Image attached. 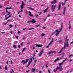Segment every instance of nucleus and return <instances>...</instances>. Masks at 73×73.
<instances>
[{"mask_svg":"<svg viewBox=\"0 0 73 73\" xmlns=\"http://www.w3.org/2000/svg\"><path fill=\"white\" fill-rule=\"evenodd\" d=\"M72 61V60H70V62H71V61Z\"/></svg>","mask_w":73,"mask_h":73,"instance_id":"nucleus-63","label":"nucleus"},{"mask_svg":"<svg viewBox=\"0 0 73 73\" xmlns=\"http://www.w3.org/2000/svg\"><path fill=\"white\" fill-rule=\"evenodd\" d=\"M42 13L41 12H40V13H39V15H41V14H42Z\"/></svg>","mask_w":73,"mask_h":73,"instance_id":"nucleus-59","label":"nucleus"},{"mask_svg":"<svg viewBox=\"0 0 73 73\" xmlns=\"http://www.w3.org/2000/svg\"><path fill=\"white\" fill-rule=\"evenodd\" d=\"M27 8H29V9H31V10H34V9L32 8V7H27Z\"/></svg>","mask_w":73,"mask_h":73,"instance_id":"nucleus-23","label":"nucleus"},{"mask_svg":"<svg viewBox=\"0 0 73 73\" xmlns=\"http://www.w3.org/2000/svg\"><path fill=\"white\" fill-rule=\"evenodd\" d=\"M61 41H62V40H60L58 41V42H60H60H61Z\"/></svg>","mask_w":73,"mask_h":73,"instance_id":"nucleus-47","label":"nucleus"},{"mask_svg":"<svg viewBox=\"0 0 73 73\" xmlns=\"http://www.w3.org/2000/svg\"><path fill=\"white\" fill-rule=\"evenodd\" d=\"M31 23V21H30L27 22V23Z\"/></svg>","mask_w":73,"mask_h":73,"instance_id":"nucleus-42","label":"nucleus"},{"mask_svg":"<svg viewBox=\"0 0 73 73\" xmlns=\"http://www.w3.org/2000/svg\"><path fill=\"white\" fill-rule=\"evenodd\" d=\"M26 37L25 36L23 38V40H25V39Z\"/></svg>","mask_w":73,"mask_h":73,"instance_id":"nucleus-49","label":"nucleus"},{"mask_svg":"<svg viewBox=\"0 0 73 73\" xmlns=\"http://www.w3.org/2000/svg\"><path fill=\"white\" fill-rule=\"evenodd\" d=\"M35 52H34V54H33V57L30 60H32V59L33 60H35V59L34 58V57H35Z\"/></svg>","mask_w":73,"mask_h":73,"instance_id":"nucleus-12","label":"nucleus"},{"mask_svg":"<svg viewBox=\"0 0 73 73\" xmlns=\"http://www.w3.org/2000/svg\"><path fill=\"white\" fill-rule=\"evenodd\" d=\"M8 13L7 14V15H10V14H11V13L10 12H8Z\"/></svg>","mask_w":73,"mask_h":73,"instance_id":"nucleus-33","label":"nucleus"},{"mask_svg":"<svg viewBox=\"0 0 73 73\" xmlns=\"http://www.w3.org/2000/svg\"><path fill=\"white\" fill-rule=\"evenodd\" d=\"M32 59L31 60H29V61L28 63V65L27 66V68H28V66H29V65H30V64H31V63L32 62Z\"/></svg>","mask_w":73,"mask_h":73,"instance_id":"nucleus-9","label":"nucleus"},{"mask_svg":"<svg viewBox=\"0 0 73 73\" xmlns=\"http://www.w3.org/2000/svg\"><path fill=\"white\" fill-rule=\"evenodd\" d=\"M28 13H29V16H31L32 17H33V15H32V14H31V11H29L28 12Z\"/></svg>","mask_w":73,"mask_h":73,"instance_id":"nucleus-15","label":"nucleus"},{"mask_svg":"<svg viewBox=\"0 0 73 73\" xmlns=\"http://www.w3.org/2000/svg\"><path fill=\"white\" fill-rule=\"evenodd\" d=\"M72 56H73V55H72V54L69 55V58H70V57H72Z\"/></svg>","mask_w":73,"mask_h":73,"instance_id":"nucleus-31","label":"nucleus"},{"mask_svg":"<svg viewBox=\"0 0 73 73\" xmlns=\"http://www.w3.org/2000/svg\"><path fill=\"white\" fill-rule=\"evenodd\" d=\"M48 71L49 73H51L50 72V70H48Z\"/></svg>","mask_w":73,"mask_h":73,"instance_id":"nucleus-54","label":"nucleus"},{"mask_svg":"<svg viewBox=\"0 0 73 73\" xmlns=\"http://www.w3.org/2000/svg\"><path fill=\"white\" fill-rule=\"evenodd\" d=\"M32 29H35V28H32L31 29H29V30H32Z\"/></svg>","mask_w":73,"mask_h":73,"instance_id":"nucleus-35","label":"nucleus"},{"mask_svg":"<svg viewBox=\"0 0 73 73\" xmlns=\"http://www.w3.org/2000/svg\"><path fill=\"white\" fill-rule=\"evenodd\" d=\"M28 61H29V59H26V62H25L26 63H27V62H28Z\"/></svg>","mask_w":73,"mask_h":73,"instance_id":"nucleus-27","label":"nucleus"},{"mask_svg":"<svg viewBox=\"0 0 73 73\" xmlns=\"http://www.w3.org/2000/svg\"><path fill=\"white\" fill-rule=\"evenodd\" d=\"M9 27H10V28H11L12 27V25H9Z\"/></svg>","mask_w":73,"mask_h":73,"instance_id":"nucleus-38","label":"nucleus"},{"mask_svg":"<svg viewBox=\"0 0 73 73\" xmlns=\"http://www.w3.org/2000/svg\"><path fill=\"white\" fill-rule=\"evenodd\" d=\"M21 9H23L24 8V5H21Z\"/></svg>","mask_w":73,"mask_h":73,"instance_id":"nucleus-20","label":"nucleus"},{"mask_svg":"<svg viewBox=\"0 0 73 73\" xmlns=\"http://www.w3.org/2000/svg\"><path fill=\"white\" fill-rule=\"evenodd\" d=\"M25 49H26V48H24L23 49V50L22 51V53H23L24 52V50H25Z\"/></svg>","mask_w":73,"mask_h":73,"instance_id":"nucleus-24","label":"nucleus"},{"mask_svg":"<svg viewBox=\"0 0 73 73\" xmlns=\"http://www.w3.org/2000/svg\"><path fill=\"white\" fill-rule=\"evenodd\" d=\"M37 60H35V64H36V62L37 61Z\"/></svg>","mask_w":73,"mask_h":73,"instance_id":"nucleus-61","label":"nucleus"},{"mask_svg":"<svg viewBox=\"0 0 73 73\" xmlns=\"http://www.w3.org/2000/svg\"><path fill=\"white\" fill-rule=\"evenodd\" d=\"M65 3L66 2H64V3L62 2V5L63 6V5H65Z\"/></svg>","mask_w":73,"mask_h":73,"instance_id":"nucleus-28","label":"nucleus"},{"mask_svg":"<svg viewBox=\"0 0 73 73\" xmlns=\"http://www.w3.org/2000/svg\"><path fill=\"white\" fill-rule=\"evenodd\" d=\"M7 23H4V25H7Z\"/></svg>","mask_w":73,"mask_h":73,"instance_id":"nucleus-60","label":"nucleus"},{"mask_svg":"<svg viewBox=\"0 0 73 73\" xmlns=\"http://www.w3.org/2000/svg\"><path fill=\"white\" fill-rule=\"evenodd\" d=\"M63 57H64V56H62L61 57H60V60H61V59H62Z\"/></svg>","mask_w":73,"mask_h":73,"instance_id":"nucleus-30","label":"nucleus"},{"mask_svg":"<svg viewBox=\"0 0 73 73\" xmlns=\"http://www.w3.org/2000/svg\"><path fill=\"white\" fill-rule=\"evenodd\" d=\"M54 33H54V32L52 33L51 35V36H52L53 35H54Z\"/></svg>","mask_w":73,"mask_h":73,"instance_id":"nucleus-34","label":"nucleus"},{"mask_svg":"<svg viewBox=\"0 0 73 73\" xmlns=\"http://www.w3.org/2000/svg\"><path fill=\"white\" fill-rule=\"evenodd\" d=\"M11 70H12V72H13V73H15V72L13 71V69L12 68L11 69Z\"/></svg>","mask_w":73,"mask_h":73,"instance_id":"nucleus-46","label":"nucleus"},{"mask_svg":"<svg viewBox=\"0 0 73 73\" xmlns=\"http://www.w3.org/2000/svg\"><path fill=\"white\" fill-rule=\"evenodd\" d=\"M24 2L23 1H22V5H24Z\"/></svg>","mask_w":73,"mask_h":73,"instance_id":"nucleus-43","label":"nucleus"},{"mask_svg":"<svg viewBox=\"0 0 73 73\" xmlns=\"http://www.w3.org/2000/svg\"><path fill=\"white\" fill-rule=\"evenodd\" d=\"M5 70H7V65L5 66Z\"/></svg>","mask_w":73,"mask_h":73,"instance_id":"nucleus-36","label":"nucleus"},{"mask_svg":"<svg viewBox=\"0 0 73 73\" xmlns=\"http://www.w3.org/2000/svg\"><path fill=\"white\" fill-rule=\"evenodd\" d=\"M5 9H12V7H6Z\"/></svg>","mask_w":73,"mask_h":73,"instance_id":"nucleus-18","label":"nucleus"},{"mask_svg":"<svg viewBox=\"0 0 73 73\" xmlns=\"http://www.w3.org/2000/svg\"><path fill=\"white\" fill-rule=\"evenodd\" d=\"M8 18H9V17H7V18H5V20H7L8 19Z\"/></svg>","mask_w":73,"mask_h":73,"instance_id":"nucleus-50","label":"nucleus"},{"mask_svg":"<svg viewBox=\"0 0 73 73\" xmlns=\"http://www.w3.org/2000/svg\"><path fill=\"white\" fill-rule=\"evenodd\" d=\"M11 63L12 64H13V62H12V61L11 60Z\"/></svg>","mask_w":73,"mask_h":73,"instance_id":"nucleus-58","label":"nucleus"},{"mask_svg":"<svg viewBox=\"0 0 73 73\" xmlns=\"http://www.w3.org/2000/svg\"><path fill=\"white\" fill-rule=\"evenodd\" d=\"M15 37H16V38L17 39H18V38H19V37H18V36H15Z\"/></svg>","mask_w":73,"mask_h":73,"instance_id":"nucleus-41","label":"nucleus"},{"mask_svg":"<svg viewBox=\"0 0 73 73\" xmlns=\"http://www.w3.org/2000/svg\"><path fill=\"white\" fill-rule=\"evenodd\" d=\"M29 71H30L29 70H28L27 71V73H29Z\"/></svg>","mask_w":73,"mask_h":73,"instance_id":"nucleus-55","label":"nucleus"},{"mask_svg":"<svg viewBox=\"0 0 73 73\" xmlns=\"http://www.w3.org/2000/svg\"><path fill=\"white\" fill-rule=\"evenodd\" d=\"M20 31H18V34H20Z\"/></svg>","mask_w":73,"mask_h":73,"instance_id":"nucleus-44","label":"nucleus"},{"mask_svg":"<svg viewBox=\"0 0 73 73\" xmlns=\"http://www.w3.org/2000/svg\"><path fill=\"white\" fill-rule=\"evenodd\" d=\"M59 60V58H57L54 61V62H57V61H58V60Z\"/></svg>","mask_w":73,"mask_h":73,"instance_id":"nucleus-19","label":"nucleus"},{"mask_svg":"<svg viewBox=\"0 0 73 73\" xmlns=\"http://www.w3.org/2000/svg\"><path fill=\"white\" fill-rule=\"evenodd\" d=\"M51 53H53V51H51L48 53V54H50Z\"/></svg>","mask_w":73,"mask_h":73,"instance_id":"nucleus-26","label":"nucleus"},{"mask_svg":"<svg viewBox=\"0 0 73 73\" xmlns=\"http://www.w3.org/2000/svg\"><path fill=\"white\" fill-rule=\"evenodd\" d=\"M36 48H41L42 46V44L39 45L38 44H36Z\"/></svg>","mask_w":73,"mask_h":73,"instance_id":"nucleus-6","label":"nucleus"},{"mask_svg":"<svg viewBox=\"0 0 73 73\" xmlns=\"http://www.w3.org/2000/svg\"><path fill=\"white\" fill-rule=\"evenodd\" d=\"M23 63V65H24L25 64H26L25 62V60H23L22 61V63Z\"/></svg>","mask_w":73,"mask_h":73,"instance_id":"nucleus-17","label":"nucleus"},{"mask_svg":"<svg viewBox=\"0 0 73 73\" xmlns=\"http://www.w3.org/2000/svg\"><path fill=\"white\" fill-rule=\"evenodd\" d=\"M66 48V43H65L64 47L62 48L60 50V51L59 52V53H61V52H62L63 50H65Z\"/></svg>","mask_w":73,"mask_h":73,"instance_id":"nucleus-3","label":"nucleus"},{"mask_svg":"<svg viewBox=\"0 0 73 73\" xmlns=\"http://www.w3.org/2000/svg\"><path fill=\"white\" fill-rule=\"evenodd\" d=\"M36 70V68H33L32 69H31V72H33Z\"/></svg>","mask_w":73,"mask_h":73,"instance_id":"nucleus-14","label":"nucleus"},{"mask_svg":"<svg viewBox=\"0 0 73 73\" xmlns=\"http://www.w3.org/2000/svg\"><path fill=\"white\" fill-rule=\"evenodd\" d=\"M40 25H36V27H40Z\"/></svg>","mask_w":73,"mask_h":73,"instance_id":"nucleus-37","label":"nucleus"},{"mask_svg":"<svg viewBox=\"0 0 73 73\" xmlns=\"http://www.w3.org/2000/svg\"><path fill=\"white\" fill-rule=\"evenodd\" d=\"M66 11V7H65L64 8L63 12V14L64 16L65 15V12Z\"/></svg>","mask_w":73,"mask_h":73,"instance_id":"nucleus-8","label":"nucleus"},{"mask_svg":"<svg viewBox=\"0 0 73 73\" xmlns=\"http://www.w3.org/2000/svg\"><path fill=\"white\" fill-rule=\"evenodd\" d=\"M62 29V25H61V27L59 29V31L58 30H56L55 31V32L56 33V36H57L60 34V33L61 32V31Z\"/></svg>","mask_w":73,"mask_h":73,"instance_id":"nucleus-1","label":"nucleus"},{"mask_svg":"<svg viewBox=\"0 0 73 73\" xmlns=\"http://www.w3.org/2000/svg\"><path fill=\"white\" fill-rule=\"evenodd\" d=\"M31 22L33 23V24H35V23H36V21L35 20V19H33L32 21H31Z\"/></svg>","mask_w":73,"mask_h":73,"instance_id":"nucleus-13","label":"nucleus"},{"mask_svg":"<svg viewBox=\"0 0 73 73\" xmlns=\"http://www.w3.org/2000/svg\"><path fill=\"white\" fill-rule=\"evenodd\" d=\"M6 13H8V10H7V9L6 10Z\"/></svg>","mask_w":73,"mask_h":73,"instance_id":"nucleus-53","label":"nucleus"},{"mask_svg":"<svg viewBox=\"0 0 73 73\" xmlns=\"http://www.w3.org/2000/svg\"><path fill=\"white\" fill-rule=\"evenodd\" d=\"M23 31H25V29H27V28H25V29H23Z\"/></svg>","mask_w":73,"mask_h":73,"instance_id":"nucleus-52","label":"nucleus"},{"mask_svg":"<svg viewBox=\"0 0 73 73\" xmlns=\"http://www.w3.org/2000/svg\"><path fill=\"white\" fill-rule=\"evenodd\" d=\"M61 8V4L59 5V6L58 8V11H59L60 10V9Z\"/></svg>","mask_w":73,"mask_h":73,"instance_id":"nucleus-22","label":"nucleus"},{"mask_svg":"<svg viewBox=\"0 0 73 73\" xmlns=\"http://www.w3.org/2000/svg\"><path fill=\"white\" fill-rule=\"evenodd\" d=\"M19 12H23V9H22V10L19 11Z\"/></svg>","mask_w":73,"mask_h":73,"instance_id":"nucleus-56","label":"nucleus"},{"mask_svg":"<svg viewBox=\"0 0 73 73\" xmlns=\"http://www.w3.org/2000/svg\"><path fill=\"white\" fill-rule=\"evenodd\" d=\"M58 70H59L60 71H62L63 70V68L61 66H57L56 70H55V69H54V72H56Z\"/></svg>","mask_w":73,"mask_h":73,"instance_id":"nucleus-2","label":"nucleus"},{"mask_svg":"<svg viewBox=\"0 0 73 73\" xmlns=\"http://www.w3.org/2000/svg\"><path fill=\"white\" fill-rule=\"evenodd\" d=\"M48 8H47L46 9H45L44 11V13H45V12H46L47 11H48Z\"/></svg>","mask_w":73,"mask_h":73,"instance_id":"nucleus-21","label":"nucleus"},{"mask_svg":"<svg viewBox=\"0 0 73 73\" xmlns=\"http://www.w3.org/2000/svg\"><path fill=\"white\" fill-rule=\"evenodd\" d=\"M44 52V50H42L39 53V56H40V57H41V55H42V53H43Z\"/></svg>","mask_w":73,"mask_h":73,"instance_id":"nucleus-7","label":"nucleus"},{"mask_svg":"<svg viewBox=\"0 0 73 73\" xmlns=\"http://www.w3.org/2000/svg\"><path fill=\"white\" fill-rule=\"evenodd\" d=\"M69 24H68V25H69L68 28H69V29L70 30V29H71V24H70V21H69Z\"/></svg>","mask_w":73,"mask_h":73,"instance_id":"nucleus-10","label":"nucleus"},{"mask_svg":"<svg viewBox=\"0 0 73 73\" xmlns=\"http://www.w3.org/2000/svg\"><path fill=\"white\" fill-rule=\"evenodd\" d=\"M56 6L55 5H52L51 7V9L52 10V12H53V11L55 9V8H56Z\"/></svg>","mask_w":73,"mask_h":73,"instance_id":"nucleus-4","label":"nucleus"},{"mask_svg":"<svg viewBox=\"0 0 73 73\" xmlns=\"http://www.w3.org/2000/svg\"><path fill=\"white\" fill-rule=\"evenodd\" d=\"M69 40L68 39H66V41H68Z\"/></svg>","mask_w":73,"mask_h":73,"instance_id":"nucleus-57","label":"nucleus"},{"mask_svg":"<svg viewBox=\"0 0 73 73\" xmlns=\"http://www.w3.org/2000/svg\"><path fill=\"white\" fill-rule=\"evenodd\" d=\"M49 16H50V15L49 14H48L47 17H49Z\"/></svg>","mask_w":73,"mask_h":73,"instance_id":"nucleus-48","label":"nucleus"},{"mask_svg":"<svg viewBox=\"0 0 73 73\" xmlns=\"http://www.w3.org/2000/svg\"><path fill=\"white\" fill-rule=\"evenodd\" d=\"M11 16H12V15H10L9 16V17H9H9H11Z\"/></svg>","mask_w":73,"mask_h":73,"instance_id":"nucleus-45","label":"nucleus"},{"mask_svg":"<svg viewBox=\"0 0 73 73\" xmlns=\"http://www.w3.org/2000/svg\"><path fill=\"white\" fill-rule=\"evenodd\" d=\"M53 38H52V40H51V41L48 44V45L47 46H46V48H48L49 46H50V45L52 44V43H53Z\"/></svg>","mask_w":73,"mask_h":73,"instance_id":"nucleus-5","label":"nucleus"},{"mask_svg":"<svg viewBox=\"0 0 73 73\" xmlns=\"http://www.w3.org/2000/svg\"><path fill=\"white\" fill-rule=\"evenodd\" d=\"M64 64V63L62 62V63H59V66H61L62 65V64Z\"/></svg>","mask_w":73,"mask_h":73,"instance_id":"nucleus-25","label":"nucleus"},{"mask_svg":"<svg viewBox=\"0 0 73 73\" xmlns=\"http://www.w3.org/2000/svg\"><path fill=\"white\" fill-rule=\"evenodd\" d=\"M11 21V19H9V20H7V23H8V21Z\"/></svg>","mask_w":73,"mask_h":73,"instance_id":"nucleus-51","label":"nucleus"},{"mask_svg":"<svg viewBox=\"0 0 73 73\" xmlns=\"http://www.w3.org/2000/svg\"><path fill=\"white\" fill-rule=\"evenodd\" d=\"M67 60V58H66L64 60H63V63H64V62L65 61H66Z\"/></svg>","mask_w":73,"mask_h":73,"instance_id":"nucleus-32","label":"nucleus"},{"mask_svg":"<svg viewBox=\"0 0 73 73\" xmlns=\"http://www.w3.org/2000/svg\"><path fill=\"white\" fill-rule=\"evenodd\" d=\"M57 2V0H54L53 1L51 2V4H55Z\"/></svg>","mask_w":73,"mask_h":73,"instance_id":"nucleus-11","label":"nucleus"},{"mask_svg":"<svg viewBox=\"0 0 73 73\" xmlns=\"http://www.w3.org/2000/svg\"><path fill=\"white\" fill-rule=\"evenodd\" d=\"M23 42H22V43L21 44V45H23Z\"/></svg>","mask_w":73,"mask_h":73,"instance_id":"nucleus-62","label":"nucleus"},{"mask_svg":"<svg viewBox=\"0 0 73 73\" xmlns=\"http://www.w3.org/2000/svg\"><path fill=\"white\" fill-rule=\"evenodd\" d=\"M68 42H66V44H67V47H69V45L68 44Z\"/></svg>","mask_w":73,"mask_h":73,"instance_id":"nucleus-29","label":"nucleus"},{"mask_svg":"<svg viewBox=\"0 0 73 73\" xmlns=\"http://www.w3.org/2000/svg\"><path fill=\"white\" fill-rule=\"evenodd\" d=\"M18 47L19 48H20V45H18Z\"/></svg>","mask_w":73,"mask_h":73,"instance_id":"nucleus-64","label":"nucleus"},{"mask_svg":"<svg viewBox=\"0 0 73 73\" xmlns=\"http://www.w3.org/2000/svg\"><path fill=\"white\" fill-rule=\"evenodd\" d=\"M53 52V53H57V52L56 51H52Z\"/></svg>","mask_w":73,"mask_h":73,"instance_id":"nucleus-40","label":"nucleus"},{"mask_svg":"<svg viewBox=\"0 0 73 73\" xmlns=\"http://www.w3.org/2000/svg\"><path fill=\"white\" fill-rule=\"evenodd\" d=\"M46 34H44V33H43L42 34H41V36L42 37L44 36Z\"/></svg>","mask_w":73,"mask_h":73,"instance_id":"nucleus-16","label":"nucleus"},{"mask_svg":"<svg viewBox=\"0 0 73 73\" xmlns=\"http://www.w3.org/2000/svg\"><path fill=\"white\" fill-rule=\"evenodd\" d=\"M13 47L14 48H16V46L15 45H14L13 46Z\"/></svg>","mask_w":73,"mask_h":73,"instance_id":"nucleus-39","label":"nucleus"}]
</instances>
